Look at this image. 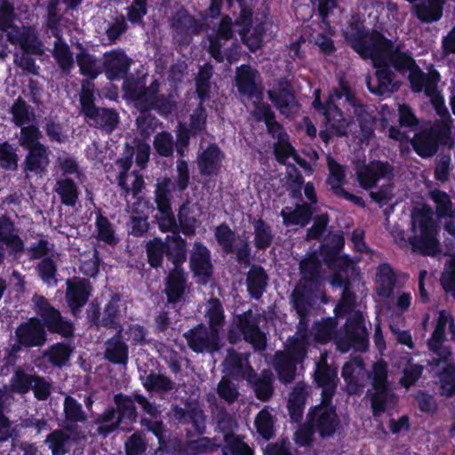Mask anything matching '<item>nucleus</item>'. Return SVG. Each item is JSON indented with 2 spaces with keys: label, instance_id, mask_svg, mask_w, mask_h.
<instances>
[{
  "label": "nucleus",
  "instance_id": "obj_1",
  "mask_svg": "<svg viewBox=\"0 0 455 455\" xmlns=\"http://www.w3.org/2000/svg\"><path fill=\"white\" fill-rule=\"evenodd\" d=\"M347 39L351 47L363 58L370 59L376 71L377 85L372 86L370 76L366 77L368 89L379 95L390 92L395 84H392L395 74L398 70V47L378 31L347 33Z\"/></svg>",
  "mask_w": 455,
  "mask_h": 455
},
{
  "label": "nucleus",
  "instance_id": "obj_2",
  "mask_svg": "<svg viewBox=\"0 0 455 455\" xmlns=\"http://www.w3.org/2000/svg\"><path fill=\"white\" fill-rule=\"evenodd\" d=\"M160 82L154 80L145 86L140 80H132L125 85V92L138 110L155 109L163 116L172 112L175 103L171 94L160 92Z\"/></svg>",
  "mask_w": 455,
  "mask_h": 455
},
{
  "label": "nucleus",
  "instance_id": "obj_3",
  "mask_svg": "<svg viewBox=\"0 0 455 455\" xmlns=\"http://www.w3.org/2000/svg\"><path fill=\"white\" fill-rule=\"evenodd\" d=\"M59 0H49L47 4V16L44 22V34L48 38H55L53 41L52 55L60 69L68 72L74 66L73 54L68 45L63 40V28L66 27V20L59 12Z\"/></svg>",
  "mask_w": 455,
  "mask_h": 455
},
{
  "label": "nucleus",
  "instance_id": "obj_4",
  "mask_svg": "<svg viewBox=\"0 0 455 455\" xmlns=\"http://www.w3.org/2000/svg\"><path fill=\"white\" fill-rule=\"evenodd\" d=\"M451 135L450 124L443 120H435L430 127L416 132L411 144L419 156L429 158L437 153L440 146L453 145Z\"/></svg>",
  "mask_w": 455,
  "mask_h": 455
},
{
  "label": "nucleus",
  "instance_id": "obj_5",
  "mask_svg": "<svg viewBox=\"0 0 455 455\" xmlns=\"http://www.w3.org/2000/svg\"><path fill=\"white\" fill-rule=\"evenodd\" d=\"M260 315L254 314L251 309L238 315L235 318V324L240 333L230 331L228 340L235 343L240 339L241 334L246 342L252 345L255 350L263 351L266 348L267 338L259 329Z\"/></svg>",
  "mask_w": 455,
  "mask_h": 455
},
{
  "label": "nucleus",
  "instance_id": "obj_6",
  "mask_svg": "<svg viewBox=\"0 0 455 455\" xmlns=\"http://www.w3.org/2000/svg\"><path fill=\"white\" fill-rule=\"evenodd\" d=\"M32 302L35 311L43 322L44 329L46 328L50 332L60 334L64 338L73 336V323L66 320L44 297L36 294L32 298Z\"/></svg>",
  "mask_w": 455,
  "mask_h": 455
},
{
  "label": "nucleus",
  "instance_id": "obj_7",
  "mask_svg": "<svg viewBox=\"0 0 455 455\" xmlns=\"http://www.w3.org/2000/svg\"><path fill=\"white\" fill-rule=\"evenodd\" d=\"M438 225L433 223H419L411 225L413 235L409 238V243L414 253L422 256H437L441 253V244L438 239Z\"/></svg>",
  "mask_w": 455,
  "mask_h": 455
},
{
  "label": "nucleus",
  "instance_id": "obj_8",
  "mask_svg": "<svg viewBox=\"0 0 455 455\" xmlns=\"http://www.w3.org/2000/svg\"><path fill=\"white\" fill-rule=\"evenodd\" d=\"M213 232L223 252L235 254L236 260L241 264L249 263L251 248L246 238H242L225 222L215 227Z\"/></svg>",
  "mask_w": 455,
  "mask_h": 455
},
{
  "label": "nucleus",
  "instance_id": "obj_9",
  "mask_svg": "<svg viewBox=\"0 0 455 455\" xmlns=\"http://www.w3.org/2000/svg\"><path fill=\"white\" fill-rule=\"evenodd\" d=\"M114 402L116 405V411L119 419L125 418L131 421H136L138 418L135 402L141 407L142 411L153 419L161 415V410L155 403H151L144 395L135 393L132 396L123 394H117L114 396Z\"/></svg>",
  "mask_w": 455,
  "mask_h": 455
},
{
  "label": "nucleus",
  "instance_id": "obj_10",
  "mask_svg": "<svg viewBox=\"0 0 455 455\" xmlns=\"http://www.w3.org/2000/svg\"><path fill=\"white\" fill-rule=\"evenodd\" d=\"M307 422L317 432L321 437L332 436L339 424V419L331 403L323 401L315 406L307 415Z\"/></svg>",
  "mask_w": 455,
  "mask_h": 455
},
{
  "label": "nucleus",
  "instance_id": "obj_11",
  "mask_svg": "<svg viewBox=\"0 0 455 455\" xmlns=\"http://www.w3.org/2000/svg\"><path fill=\"white\" fill-rule=\"evenodd\" d=\"M367 338V331L363 324V315L360 311L354 312L345 325V338L336 341L341 352H347L351 347L363 350Z\"/></svg>",
  "mask_w": 455,
  "mask_h": 455
},
{
  "label": "nucleus",
  "instance_id": "obj_12",
  "mask_svg": "<svg viewBox=\"0 0 455 455\" xmlns=\"http://www.w3.org/2000/svg\"><path fill=\"white\" fill-rule=\"evenodd\" d=\"M183 337L188 347L195 353L212 354L220 349L219 333L203 323L186 331Z\"/></svg>",
  "mask_w": 455,
  "mask_h": 455
},
{
  "label": "nucleus",
  "instance_id": "obj_13",
  "mask_svg": "<svg viewBox=\"0 0 455 455\" xmlns=\"http://www.w3.org/2000/svg\"><path fill=\"white\" fill-rule=\"evenodd\" d=\"M88 439V434H80L76 428L62 425L47 435L44 443L52 455H66L69 453L74 443H79Z\"/></svg>",
  "mask_w": 455,
  "mask_h": 455
},
{
  "label": "nucleus",
  "instance_id": "obj_14",
  "mask_svg": "<svg viewBox=\"0 0 455 455\" xmlns=\"http://www.w3.org/2000/svg\"><path fill=\"white\" fill-rule=\"evenodd\" d=\"M336 96L339 100H343L342 106L353 108V114L356 117L364 136H370L373 132L374 117L364 105L355 99L349 87L341 82L336 88Z\"/></svg>",
  "mask_w": 455,
  "mask_h": 455
},
{
  "label": "nucleus",
  "instance_id": "obj_15",
  "mask_svg": "<svg viewBox=\"0 0 455 455\" xmlns=\"http://www.w3.org/2000/svg\"><path fill=\"white\" fill-rule=\"evenodd\" d=\"M371 376L374 392L371 394V402L373 413L377 415L385 410L391 390L387 381V364L383 362L376 363Z\"/></svg>",
  "mask_w": 455,
  "mask_h": 455
},
{
  "label": "nucleus",
  "instance_id": "obj_16",
  "mask_svg": "<svg viewBox=\"0 0 455 455\" xmlns=\"http://www.w3.org/2000/svg\"><path fill=\"white\" fill-rule=\"evenodd\" d=\"M17 344L12 346L13 351H19L20 347H41L46 341V332L40 319L33 317L19 325L15 331Z\"/></svg>",
  "mask_w": 455,
  "mask_h": 455
},
{
  "label": "nucleus",
  "instance_id": "obj_17",
  "mask_svg": "<svg viewBox=\"0 0 455 455\" xmlns=\"http://www.w3.org/2000/svg\"><path fill=\"white\" fill-rule=\"evenodd\" d=\"M235 85L240 94L251 100L262 96L261 79L259 71L250 65H242L235 69Z\"/></svg>",
  "mask_w": 455,
  "mask_h": 455
},
{
  "label": "nucleus",
  "instance_id": "obj_18",
  "mask_svg": "<svg viewBox=\"0 0 455 455\" xmlns=\"http://www.w3.org/2000/svg\"><path fill=\"white\" fill-rule=\"evenodd\" d=\"M168 416L178 424L191 423L195 432L200 435L206 432L207 416L198 404H189L187 408L180 405H172Z\"/></svg>",
  "mask_w": 455,
  "mask_h": 455
},
{
  "label": "nucleus",
  "instance_id": "obj_19",
  "mask_svg": "<svg viewBox=\"0 0 455 455\" xmlns=\"http://www.w3.org/2000/svg\"><path fill=\"white\" fill-rule=\"evenodd\" d=\"M7 39L12 44L20 45L23 52L35 55H43V42L32 27H12L7 32Z\"/></svg>",
  "mask_w": 455,
  "mask_h": 455
},
{
  "label": "nucleus",
  "instance_id": "obj_20",
  "mask_svg": "<svg viewBox=\"0 0 455 455\" xmlns=\"http://www.w3.org/2000/svg\"><path fill=\"white\" fill-rule=\"evenodd\" d=\"M209 403L212 421L215 423L218 431L223 434L226 442L231 438L236 437L234 435L237 427L235 418L227 411L225 405L218 402L217 397L212 395H207L206 398Z\"/></svg>",
  "mask_w": 455,
  "mask_h": 455
},
{
  "label": "nucleus",
  "instance_id": "obj_21",
  "mask_svg": "<svg viewBox=\"0 0 455 455\" xmlns=\"http://www.w3.org/2000/svg\"><path fill=\"white\" fill-rule=\"evenodd\" d=\"M327 166L330 172L327 183L331 192L339 197L354 203L355 205L363 207L364 202L363 198L352 195L343 188L346 181L345 167L335 161L331 156H327Z\"/></svg>",
  "mask_w": 455,
  "mask_h": 455
},
{
  "label": "nucleus",
  "instance_id": "obj_22",
  "mask_svg": "<svg viewBox=\"0 0 455 455\" xmlns=\"http://www.w3.org/2000/svg\"><path fill=\"white\" fill-rule=\"evenodd\" d=\"M341 103H343V100L337 99L335 88L323 108L325 124L328 125L330 131L339 137L347 135V129L351 124V122L343 116L339 108V105H342Z\"/></svg>",
  "mask_w": 455,
  "mask_h": 455
},
{
  "label": "nucleus",
  "instance_id": "obj_23",
  "mask_svg": "<svg viewBox=\"0 0 455 455\" xmlns=\"http://www.w3.org/2000/svg\"><path fill=\"white\" fill-rule=\"evenodd\" d=\"M63 426L76 428L80 434H88L84 425L89 417L83 404L74 396L67 395L63 400Z\"/></svg>",
  "mask_w": 455,
  "mask_h": 455
},
{
  "label": "nucleus",
  "instance_id": "obj_24",
  "mask_svg": "<svg viewBox=\"0 0 455 455\" xmlns=\"http://www.w3.org/2000/svg\"><path fill=\"white\" fill-rule=\"evenodd\" d=\"M393 167L387 162L375 161L369 164L357 165L356 176L361 187L364 189L372 188L381 179H388L393 175Z\"/></svg>",
  "mask_w": 455,
  "mask_h": 455
},
{
  "label": "nucleus",
  "instance_id": "obj_25",
  "mask_svg": "<svg viewBox=\"0 0 455 455\" xmlns=\"http://www.w3.org/2000/svg\"><path fill=\"white\" fill-rule=\"evenodd\" d=\"M196 158L197 168L201 175L217 176L225 158V155L218 145L212 143L206 148H201Z\"/></svg>",
  "mask_w": 455,
  "mask_h": 455
},
{
  "label": "nucleus",
  "instance_id": "obj_26",
  "mask_svg": "<svg viewBox=\"0 0 455 455\" xmlns=\"http://www.w3.org/2000/svg\"><path fill=\"white\" fill-rule=\"evenodd\" d=\"M269 100L279 112L289 116L297 110V101L286 81H280L267 91Z\"/></svg>",
  "mask_w": 455,
  "mask_h": 455
},
{
  "label": "nucleus",
  "instance_id": "obj_27",
  "mask_svg": "<svg viewBox=\"0 0 455 455\" xmlns=\"http://www.w3.org/2000/svg\"><path fill=\"white\" fill-rule=\"evenodd\" d=\"M232 20L228 16L222 18L218 31L209 36V52L218 62L225 60L224 49L227 44L233 38Z\"/></svg>",
  "mask_w": 455,
  "mask_h": 455
},
{
  "label": "nucleus",
  "instance_id": "obj_28",
  "mask_svg": "<svg viewBox=\"0 0 455 455\" xmlns=\"http://www.w3.org/2000/svg\"><path fill=\"white\" fill-rule=\"evenodd\" d=\"M315 379L323 389L322 399L331 403L339 382L337 368L327 364L325 362L318 363L315 371Z\"/></svg>",
  "mask_w": 455,
  "mask_h": 455
},
{
  "label": "nucleus",
  "instance_id": "obj_29",
  "mask_svg": "<svg viewBox=\"0 0 455 455\" xmlns=\"http://www.w3.org/2000/svg\"><path fill=\"white\" fill-rule=\"evenodd\" d=\"M171 27L173 37L183 44H188L191 36L198 32L196 19L182 9L173 15Z\"/></svg>",
  "mask_w": 455,
  "mask_h": 455
},
{
  "label": "nucleus",
  "instance_id": "obj_30",
  "mask_svg": "<svg viewBox=\"0 0 455 455\" xmlns=\"http://www.w3.org/2000/svg\"><path fill=\"white\" fill-rule=\"evenodd\" d=\"M249 354L238 353L233 348L228 349L226 358L223 362L226 376L240 377L250 379L253 374V369L249 364Z\"/></svg>",
  "mask_w": 455,
  "mask_h": 455
},
{
  "label": "nucleus",
  "instance_id": "obj_31",
  "mask_svg": "<svg viewBox=\"0 0 455 455\" xmlns=\"http://www.w3.org/2000/svg\"><path fill=\"white\" fill-rule=\"evenodd\" d=\"M27 150L28 154L23 163V171L26 176L28 177L29 172L42 176L46 172L50 164L51 151L49 148L45 145H38Z\"/></svg>",
  "mask_w": 455,
  "mask_h": 455
},
{
  "label": "nucleus",
  "instance_id": "obj_32",
  "mask_svg": "<svg viewBox=\"0 0 455 455\" xmlns=\"http://www.w3.org/2000/svg\"><path fill=\"white\" fill-rule=\"evenodd\" d=\"M103 357L113 364L126 367L129 359V347L118 331L104 342Z\"/></svg>",
  "mask_w": 455,
  "mask_h": 455
},
{
  "label": "nucleus",
  "instance_id": "obj_33",
  "mask_svg": "<svg viewBox=\"0 0 455 455\" xmlns=\"http://www.w3.org/2000/svg\"><path fill=\"white\" fill-rule=\"evenodd\" d=\"M441 76L437 70L426 74L419 67L411 70V74L408 75L411 91L414 92H424L427 96L437 92V84Z\"/></svg>",
  "mask_w": 455,
  "mask_h": 455
},
{
  "label": "nucleus",
  "instance_id": "obj_34",
  "mask_svg": "<svg viewBox=\"0 0 455 455\" xmlns=\"http://www.w3.org/2000/svg\"><path fill=\"white\" fill-rule=\"evenodd\" d=\"M311 287L303 282H299L291 295V302L299 316V328L307 327V315L312 307Z\"/></svg>",
  "mask_w": 455,
  "mask_h": 455
},
{
  "label": "nucleus",
  "instance_id": "obj_35",
  "mask_svg": "<svg viewBox=\"0 0 455 455\" xmlns=\"http://www.w3.org/2000/svg\"><path fill=\"white\" fill-rule=\"evenodd\" d=\"M91 294V286L85 279L68 281L66 299L73 315H76L81 307L88 301Z\"/></svg>",
  "mask_w": 455,
  "mask_h": 455
},
{
  "label": "nucleus",
  "instance_id": "obj_36",
  "mask_svg": "<svg viewBox=\"0 0 455 455\" xmlns=\"http://www.w3.org/2000/svg\"><path fill=\"white\" fill-rule=\"evenodd\" d=\"M130 65L131 60L122 50H113L106 52L103 56L105 74L110 80L125 76Z\"/></svg>",
  "mask_w": 455,
  "mask_h": 455
},
{
  "label": "nucleus",
  "instance_id": "obj_37",
  "mask_svg": "<svg viewBox=\"0 0 455 455\" xmlns=\"http://www.w3.org/2000/svg\"><path fill=\"white\" fill-rule=\"evenodd\" d=\"M187 289V277L182 267H173L165 279L164 292L168 302L175 304L184 299Z\"/></svg>",
  "mask_w": 455,
  "mask_h": 455
},
{
  "label": "nucleus",
  "instance_id": "obj_38",
  "mask_svg": "<svg viewBox=\"0 0 455 455\" xmlns=\"http://www.w3.org/2000/svg\"><path fill=\"white\" fill-rule=\"evenodd\" d=\"M85 122L92 127L101 129L110 134L119 124V115L112 108L97 107L84 116Z\"/></svg>",
  "mask_w": 455,
  "mask_h": 455
},
{
  "label": "nucleus",
  "instance_id": "obj_39",
  "mask_svg": "<svg viewBox=\"0 0 455 455\" xmlns=\"http://www.w3.org/2000/svg\"><path fill=\"white\" fill-rule=\"evenodd\" d=\"M0 242L6 244L10 249V254L14 257L25 250V244L19 235V229L6 215L0 216Z\"/></svg>",
  "mask_w": 455,
  "mask_h": 455
},
{
  "label": "nucleus",
  "instance_id": "obj_40",
  "mask_svg": "<svg viewBox=\"0 0 455 455\" xmlns=\"http://www.w3.org/2000/svg\"><path fill=\"white\" fill-rule=\"evenodd\" d=\"M189 265L197 275L209 277L212 273V264L209 249L201 242H195L190 252Z\"/></svg>",
  "mask_w": 455,
  "mask_h": 455
},
{
  "label": "nucleus",
  "instance_id": "obj_41",
  "mask_svg": "<svg viewBox=\"0 0 455 455\" xmlns=\"http://www.w3.org/2000/svg\"><path fill=\"white\" fill-rule=\"evenodd\" d=\"M298 363H300L291 357L289 353L276 351L274 355L272 365L277 373L279 381L286 385L295 379Z\"/></svg>",
  "mask_w": 455,
  "mask_h": 455
},
{
  "label": "nucleus",
  "instance_id": "obj_42",
  "mask_svg": "<svg viewBox=\"0 0 455 455\" xmlns=\"http://www.w3.org/2000/svg\"><path fill=\"white\" fill-rule=\"evenodd\" d=\"M445 0H424L413 5L417 19L425 24L440 20L443 13Z\"/></svg>",
  "mask_w": 455,
  "mask_h": 455
},
{
  "label": "nucleus",
  "instance_id": "obj_43",
  "mask_svg": "<svg viewBox=\"0 0 455 455\" xmlns=\"http://www.w3.org/2000/svg\"><path fill=\"white\" fill-rule=\"evenodd\" d=\"M255 393L256 397L263 402L268 401L274 393V374L268 370L265 369L259 374H253L247 379Z\"/></svg>",
  "mask_w": 455,
  "mask_h": 455
},
{
  "label": "nucleus",
  "instance_id": "obj_44",
  "mask_svg": "<svg viewBox=\"0 0 455 455\" xmlns=\"http://www.w3.org/2000/svg\"><path fill=\"white\" fill-rule=\"evenodd\" d=\"M144 388L149 393L163 396L176 389V384L169 377L162 373L151 371L149 374L140 376Z\"/></svg>",
  "mask_w": 455,
  "mask_h": 455
},
{
  "label": "nucleus",
  "instance_id": "obj_45",
  "mask_svg": "<svg viewBox=\"0 0 455 455\" xmlns=\"http://www.w3.org/2000/svg\"><path fill=\"white\" fill-rule=\"evenodd\" d=\"M280 215L285 226L299 225L305 227L312 218L313 209L306 203L298 204L294 209L291 207L283 208Z\"/></svg>",
  "mask_w": 455,
  "mask_h": 455
},
{
  "label": "nucleus",
  "instance_id": "obj_46",
  "mask_svg": "<svg viewBox=\"0 0 455 455\" xmlns=\"http://www.w3.org/2000/svg\"><path fill=\"white\" fill-rule=\"evenodd\" d=\"M310 339L311 335L307 331V327L299 328V325H298V331L294 339L286 346L285 350L282 351L289 353L291 357L302 363L307 356Z\"/></svg>",
  "mask_w": 455,
  "mask_h": 455
},
{
  "label": "nucleus",
  "instance_id": "obj_47",
  "mask_svg": "<svg viewBox=\"0 0 455 455\" xmlns=\"http://www.w3.org/2000/svg\"><path fill=\"white\" fill-rule=\"evenodd\" d=\"M166 256L173 264V267H181L187 260V242L180 235H167L165 241Z\"/></svg>",
  "mask_w": 455,
  "mask_h": 455
},
{
  "label": "nucleus",
  "instance_id": "obj_48",
  "mask_svg": "<svg viewBox=\"0 0 455 455\" xmlns=\"http://www.w3.org/2000/svg\"><path fill=\"white\" fill-rule=\"evenodd\" d=\"M307 392L303 382H298L290 394L288 409L291 419L298 422L301 419Z\"/></svg>",
  "mask_w": 455,
  "mask_h": 455
},
{
  "label": "nucleus",
  "instance_id": "obj_49",
  "mask_svg": "<svg viewBox=\"0 0 455 455\" xmlns=\"http://www.w3.org/2000/svg\"><path fill=\"white\" fill-rule=\"evenodd\" d=\"M215 390L219 402L229 406L238 402L241 396L238 383L228 376H223L220 379Z\"/></svg>",
  "mask_w": 455,
  "mask_h": 455
},
{
  "label": "nucleus",
  "instance_id": "obj_50",
  "mask_svg": "<svg viewBox=\"0 0 455 455\" xmlns=\"http://www.w3.org/2000/svg\"><path fill=\"white\" fill-rule=\"evenodd\" d=\"M79 52L76 53V59L82 75L94 79L100 73V65L95 56L89 53L88 51L81 44H77Z\"/></svg>",
  "mask_w": 455,
  "mask_h": 455
},
{
  "label": "nucleus",
  "instance_id": "obj_51",
  "mask_svg": "<svg viewBox=\"0 0 455 455\" xmlns=\"http://www.w3.org/2000/svg\"><path fill=\"white\" fill-rule=\"evenodd\" d=\"M267 275L265 270L259 266H252L247 275L246 282L248 286V291L251 297L256 299H259L267 285Z\"/></svg>",
  "mask_w": 455,
  "mask_h": 455
},
{
  "label": "nucleus",
  "instance_id": "obj_52",
  "mask_svg": "<svg viewBox=\"0 0 455 455\" xmlns=\"http://www.w3.org/2000/svg\"><path fill=\"white\" fill-rule=\"evenodd\" d=\"M375 280L378 294L389 297L395 283V275L387 264L384 263L378 267Z\"/></svg>",
  "mask_w": 455,
  "mask_h": 455
},
{
  "label": "nucleus",
  "instance_id": "obj_53",
  "mask_svg": "<svg viewBox=\"0 0 455 455\" xmlns=\"http://www.w3.org/2000/svg\"><path fill=\"white\" fill-rule=\"evenodd\" d=\"M54 191L60 196L62 204L74 207L78 200V188L71 179H60L56 181Z\"/></svg>",
  "mask_w": 455,
  "mask_h": 455
},
{
  "label": "nucleus",
  "instance_id": "obj_54",
  "mask_svg": "<svg viewBox=\"0 0 455 455\" xmlns=\"http://www.w3.org/2000/svg\"><path fill=\"white\" fill-rule=\"evenodd\" d=\"M439 395L446 398L455 396V363H447L438 373Z\"/></svg>",
  "mask_w": 455,
  "mask_h": 455
},
{
  "label": "nucleus",
  "instance_id": "obj_55",
  "mask_svg": "<svg viewBox=\"0 0 455 455\" xmlns=\"http://www.w3.org/2000/svg\"><path fill=\"white\" fill-rule=\"evenodd\" d=\"M321 267V261L315 255H310L309 257L302 259L299 263V270L301 274V279L299 282H303L308 286H312L316 283L320 277Z\"/></svg>",
  "mask_w": 455,
  "mask_h": 455
},
{
  "label": "nucleus",
  "instance_id": "obj_56",
  "mask_svg": "<svg viewBox=\"0 0 455 455\" xmlns=\"http://www.w3.org/2000/svg\"><path fill=\"white\" fill-rule=\"evenodd\" d=\"M251 225L253 228L254 246L258 250H266L274 240V233L271 227L262 219L253 220Z\"/></svg>",
  "mask_w": 455,
  "mask_h": 455
},
{
  "label": "nucleus",
  "instance_id": "obj_57",
  "mask_svg": "<svg viewBox=\"0 0 455 455\" xmlns=\"http://www.w3.org/2000/svg\"><path fill=\"white\" fill-rule=\"evenodd\" d=\"M120 300L121 298L118 294L112 295L110 300L104 307V313L100 320V324L103 327L115 329L119 333H122L123 327L119 324L117 321L119 315Z\"/></svg>",
  "mask_w": 455,
  "mask_h": 455
},
{
  "label": "nucleus",
  "instance_id": "obj_58",
  "mask_svg": "<svg viewBox=\"0 0 455 455\" xmlns=\"http://www.w3.org/2000/svg\"><path fill=\"white\" fill-rule=\"evenodd\" d=\"M10 113L12 114V121L19 127L29 124L35 118L34 110L20 97L12 105Z\"/></svg>",
  "mask_w": 455,
  "mask_h": 455
},
{
  "label": "nucleus",
  "instance_id": "obj_59",
  "mask_svg": "<svg viewBox=\"0 0 455 455\" xmlns=\"http://www.w3.org/2000/svg\"><path fill=\"white\" fill-rule=\"evenodd\" d=\"M118 413L113 407L106 409L95 420V424L99 425L97 432L104 436L114 432L121 423L118 419Z\"/></svg>",
  "mask_w": 455,
  "mask_h": 455
},
{
  "label": "nucleus",
  "instance_id": "obj_60",
  "mask_svg": "<svg viewBox=\"0 0 455 455\" xmlns=\"http://www.w3.org/2000/svg\"><path fill=\"white\" fill-rule=\"evenodd\" d=\"M73 348L67 343H57L48 347L44 357L56 367H62L69 360Z\"/></svg>",
  "mask_w": 455,
  "mask_h": 455
},
{
  "label": "nucleus",
  "instance_id": "obj_61",
  "mask_svg": "<svg viewBox=\"0 0 455 455\" xmlns=\"http://www.w3.org/2000/svg\"><path fill=\"white\" fill-rule=\"evenodd\" d=\"M35 374L27 372L20 367L15 369L10 379V390L12 393L25 395L29 392Z\"/></svg>",
  "mask_w": 455,
  "mask_h": 455
},
{
  "label": "nucleus",
  "instance_id": "obj_62",
  "mask_svg": "<svg viewBox=\"0 0 455 455\" xmlns=\"http://www.w3.org/2000/svg\"><path fill=\"white\" fill-rule=\"evenodd\" d=\"M431 198L435 204V215L439 221L455 212L451 199L445 191L435 189L432 191Z\"/></svg>",
  "mask_w": 455,
  "mask_h": 455
},
{
  "label": "nucleus",
  "instance_id": "obj_63",
  "mask_svg": "<svg viewBox=\"0 0 455 455\" xmlns=\"http://www.w3.org/2000/svg\"><path fill=\"white\" fill-rule=\"evenodd\" d=\"M153 147L160 156L166 158L172 157L176 149L172 134L165 131L155 135Z\"/></svg>",
  "mask_w": 455,
  "mask_h": 455
},
{
  "label": "nucleus",
  "instance_id": "obj_64",
  "mask_svg": "<svg viewBox=\"0 0 455 455\" xmlns=\"http://www.w3.org/2000/svg\"><path fill=\"white\" fill-rule=\"evenodd\" d=\"M96 238L109 245H116L118 238L112 223L103 215L99 214L96 219Z\"/></svg>",
  "mask_w": 455,
  "mask_h": 455
}]
</instances>
